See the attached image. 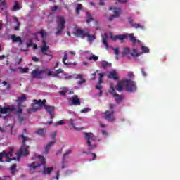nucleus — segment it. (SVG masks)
<instances>
[{
  "instance_id": "obj_1",
  "label": "nucleus",
  "mask_w": 180,
  "mask_h": 180,
  "mask_svg": "<svg viewBox=\"0 0 180 180\" xmlns=\"http://www.w3.org/2000/svg\"><path fill=\"white\" fill-rule=\"evenodd\" d=\"M46 158L39 155L38 156V160L32 162V164L28 165V167L30 171H36V169H39V168H41L42 167V169L39 170L38 172H41L44 175H50L54 170V167H46Z\"/></svg>"
},
{
  "instance_id": "obj_2",
  "label": "nucleus",
  "mask_w": 180,
  "mask_h": 180,
  "mask_svg": "<svg viewBox=\"0 0 180 180\" xmlns=\"http://www.w3.org/2000/svg\"><path fill=\"white\" fill-rule=\"evenodd\" d=\"M19 140H22V145L20 148V153L18 155H22L23 157H26V155H29V146H27L26 141L30 140V138L27 136H25V134H20L18 136Z\"/></svg>"
},
{
  "instance_id": "obj_3",
  "label": "nucleus",
  "mask_w": 180,
  "mask_h": 180,
  "mask_svg": "<svg viewBox=\"0 0 180 180\" xmlns=\"http://www.w3.org/2000/svg\"><path fill=\"white\" fill-rule=\"evenodd\" d=\"M129 38L130 41H131L133 46H136L137 44H140V41L136 39L134 37V34H125L123 35H115L112 37L113 41H116V40H124V39Z\"/></svg>"
},
{
  "instance_id": "obj_4",
  "label": "nucleus",
  "mask_w": 180,
  "mask_h": 180,
  "mask_svg": "<svg viewBox=\"0 0 180 180\" xmlns=\"http://www.w3.org/2000/svg\"><path fill=\"white\" fill-rule=\"evenodd\" d=\"M57 31L55 32L56 36H60L63 31L65 29V18L64 16H58L57 17Z\"/></svg>"
},
{
  "instance_id": "obj_5",
  "label": "nucleus",
  "mask_w": 180,
  "mask_h": 180,
  "mask_svg": "<svg viewBox=\"0 0 180 180\" xmlns=\"http://www.w3.org/2000/svg\"><path fill=\"white\" fill-rule=\"evenodd\" d=\"M47 71H49V69L46 68H43L42 70H40L39 68L34 69L31 72V77L37 79H44V78H46V76L44 74H46Z\"/></svg>"
},
{
  "instance_id": "obj_6",
  "label": "nucleus",
  "mask_w": 180,
  "mask_h": 180,
  "mask_svg": "<svg viewBox=\"0 0 180 180\" xmlns=\"http://www.w3.org/2000/svg\"><path fill=\"white\" fill-rule=\"evenodd\" d=\"M109 109L110 110H106L104 112V118L105 120H108V122H115L116 120V118L115 117V104L110 103L109 104Z\"/></svg>"
},
{
  "instance_id": "obj_7",
  "label": "nucleus",
  "mask_w": 180,
  "mask_h": 180,
  "mask_svg": "<svg viewBox=\"0 0 180 180\" xmlns=\"http://www.w3.org/2000/svg\"><path fill=\"white\" fill-rule=\"evenodd\" d=\"M125 91L127 92H136L137 91V86L136 82L130 79H125Z\"/></svg>"
},
{
  "instance_id": "obj_8",
  "label": "nucleus",
  "mask_w": 180,
  "mask_h": 180,
  "mask_svg": "<svg viewBox=\"0 0 180 180\" xmlns=\"http://www.w3.org/2000/svg\"><path fill=\"white\" fill-rule=\"evenodd\" d=\"M84 136H85V139L87 141V144L89 147V150H94V148H96V145L91 143V140L92 141H95V136H94V134L86 132L84 134Z\"/></svg>"
},
{
  "instance_id": "obj_9",
  "label": "nucleus",
  "mask_w": 180,
  "mask_h": 180,
  "mask_svg": "<svg viewBox=\"0 0 180 180\" xmlns=\"http://www.w3.org/2000/svg\"><path fill=\"white\" fill-rule=\"evenodd\" d=\"M13 151V149H11V150L9 152H8V153H6L5 151L1 152L0 153V162H4V160H2V158L4 157L5 158H8V159L7 162H11V161L16 160V158H11V157L13 156V155L12 154Z\"/></svg>"
},
{
  "instance_id": "obj_10",
  "label": "nucleus",
  "mask_w": 180,
  "mask_h": 180,
  "mask_svg": "<svg viewBox=\"0 0 180 180\" xmlns=\"http://www.w3.org/2000/svg\"><path fill=\"white\" fill-rule=\"evenodd\" d=\"M34 105L32 106L31 110L32 112H37V110H40L41 109V106H44L46 105V99L41 100H33Z\"/></svg>"
},
{
  "instance_id": "obj_11",
  "label": "nucleus",
  "mask_w": 180,
  "mask_h": 180,
  "mask_svg": "<svg viewBox=\"0 0 180 180\" xmlns=\"http://www.w3.org/2000/svg\"><path fill=\"white\" fill-rule=\"evenodd\" d=\"M111 94H112V96L115 98L116 103H117L118 105L122 103V101H123L124 96L120 95L119 94L116 93V90L115 89L114 87L111 88Z\"/></svg>"
},
{
  "instance_id": "obj_12",
  "label": "nucleus",
  "mask_w": 180,
  "mask_h": 180,
  "mask_svg": "<svg viewBox=\"0 0 180 180\" xmlns=\"http://www.w3.org/2000/svg\"><path fill=\"white\" fill-rule=\"evenodd\" d=\"M68 102L70 104V106H81V100L78 98V95H75L71 97Z\"/></svg>"
},
{
  "instance_id": "obj_13",
  "label": "nucleus",
  "mask_w": 180,
  "mask_h": 180,
  "mask_svg": "<svg viewBox=\"0 0 180 180\" xmlns=\"http://www.w3.org/2000/svg\"><path fill=\"white\" fill-rule=\"evenodd\" d=\"M44 106L46 112L50 115V119H54V110H56V107L46 104H44Z\"/></svg>"
},
{
  "instance_id": "obj_14",
  "label": "nucleus",
  "mask_w": 180,
  "mask_h": 180,
  "mask_svg": "<svg viewBox=\"0 0 180 180\" xmlns=\"http://www.w3.org/2000/svg\"><path fill=\"white\" fill-rule=\"evenodd\" d=\"M56 136H57L56 132H52L51 134V138L53 141H50L47 143V145L44 148L45 151H46V152L49 151V150H50V148L51 147V146H54V144H56Z\"/></svg>"
},
{
  "instance_id": "obj_15",
  "label": "nucleus",
  "mask_w": 180,
  "mask_h": 180,
  "mask_svg": "<svg viewBox=\"0 0 180 180\" xmlns=\"http://www.w3.org/2000/svg\"><path fill=\"white\" fill-rule=\"evenodd\" d=\"M15 110V106L13 105H8L7 107L0 106V113L1 115H6V113H11V112H13Z\"/></svg>"
},
{
  "instance_id": "obj_16",
  "label": "nucleus",
  "mask_w": 180,
  "mask_h": 180,
  "mask_svg": "<svg viewBox=\"0 0 180 180\" xmlns=\"http://www.w3.org/2000/svg\"><path fill=\"white\" fill-rule=\"evenodd\" d=\"M75 36L77 37H80V39H85L86 37V33L84 32V30L81 29H77L76 32L74 33Z\"/></svg>"
},
{
  "instance_id": "obj_17",
  "label": "nucleus",
  "mask_w": 180,
  "mask_h": 180,
  "mask_svg": "<svg viewBox=\"0 0 180 180\" xmlns=\"http://www.w3.org/2000/svg\"><path fill=\"white\" fill-rule=\"evenodd\" d=\"M11 40L13 43H19L20 46H22L23 44V40H22V37H18L15 34L11 35Z\"/></svg>"
},
{
  "instance_id": "obj_18",
  "label": "nucleus",
  "mask_w": 180,
  "mask_h": 180,
  "mask_svg": "<svg viewBox=\"0 0 180 180\" xmlns=\"http://www.w3.org/2000/svg\"><path fill=\"white\" fill-rule=\"evenodd\" d=\"M116 89H117V91H118V92H122V91H123V89H124L126 91V80L119 82L117 84Z\"/></svg>"
},
{
  "instance_id": "obj_19",
  "label": "nucleus",
  "mask_w": 180,
  "mask_h": 180,
  "mask_svg": "<svg viewBox=\"0 0 180 180\" xmlns=\"http://www.w3.org/2000/svg\"><path fill=\"white\" fill-rule=\"evenodd\" d=\"M108 78L110 79H114V81H119V77H117V73H116V71L115 70L109 72L108 75Z\"/></svg>"
},
{
  "instance_id": "obj_20",
  "label": "nucleus",
  "mask_w": 180,
  "mask_h": 180,
  "mask_svg": "<svg viewBox=\"0 0 180 180\" xmlns=\"http://www.w3.org/2000/svg\"><path fill=\"white\" fill-rule=\"evenodd\" d=\"M27 101V97H26V94H23L21 96L18 97L17 98V103L18 104V106H20L23 102H26Z\"/></svg>"
},
{
  "instance_id": "obj_21",
  "label": "nucleus",
  "mask_w": 180,
  "mask_h": 180,
  "mask_svg": "<svg viewBox=\"0 0 180 180\" xmlns=\"http://www.w3.org/2000/svg\"><path fill=\"white\" fill-rule=\"evenodd\" d=\"M108 40H109V36L108 34H104L102 38V43L105 46L106 50L109 49V44H108Z\"/></svg>"
},
{
  "instance_id": "obj_22",
  "label": "nucleus",
  "mask_w": 180,
  "mask_h": 180,
  "mask_svg": "<svg viewBox=\"0 0 180 180\" xmlns=\"http://www.w3.org/2000/svg\"><path fill=\"white\" fill-rule=\"evenodd\" d=\"M129 23L131 26V27H134V29H141L142 30H144L145 29L144 26L141 25V24L133 22V20H131L129 21Z\"/></svg>"
},
{
  "instance_id": "obj_23",
  "label": "nucleus",
  "mask_w": 180,
  "mask_h": 180,
  "mask_svg": "<svg viewBox=\"0 0 180 180\" xmlns=\"http://www.w3.org/2000/svg\"><path fill=\"white\" fill-rule=\"evenodd\" d=\"M46 128H39L36 131L35 134L41 136V137H46Z\"/></svg>"
},
{
  "instance_id": "obj_24",
  "label": "nucleus",
  "mask_w": 180,
  "mask_h": 180,
  "mask_svg": "<svg viewBox=\"0 0 180 180\" xmlns=\"http://www.w3.org/2000/svg\"><path fill=\"white\" fill-rule=\"evenodd\" d=\"M41 50L43 54H45V56H49V53L46 52V51H49V46H47V43L44 40L43 41V45L41 48Z\"/></svg>"
},
{
  "instance_id": "obj_25",
  "label": "nucleus",
  "mask_w": 180,
  "mask_h": 180,
  "mask_svg": "<svg viewBox=\"0 0 180 180\" xmlns=\"http://www.w3.org/2000/svg\"><path fill=\"white\" fill-rule=\"evenodd\" d=\"M113 13L114 14L112 15H114L116 18H119V16H120L123 12L122 11V8L115 7L113 8Z\"/></svg>"
},
{
  "instance_id": "obj_26",
  "label": "nucleus",
  "mask_w": 180,
  "mask_h": 180,
  "mask_svg": "<svg viewBox=\"0 0 180 180\" xmlns=\"http://www.w3.org/2000/svg\"><path fill=\"white\" fill-rule=\"evenodd\" d=\"M68 59V54L67 53V51H65L64 56L63 58V63L64 65H71L70 63L65 62V61H67Z\"/></svg>"
},
{
  "instance_id": "obj_27",
  "label": "nucleus",
  "mask_w": 180,
  "mask_h": 180,
  "mask_svg": "<svg viewBox=\"0 0 180 180\" xmlns=\"http://www.w3.org/2000/svg\"><path fill=\"white\" fill-rule=\"evenodd\" d=\"M14 19V22H15V23H17V25L15 27H14V30H16V32H18V30H20V22H19V20L18 19L17 17H13Z\"/></svg>"
},
{
  "instance_id": "obj_28",
  "label": "nucleus",
  "mask_w": 180,
  "mask_h": 180,
  "mask_svg": "<svg viewBox=\"0 0 180 180\" xmlns=\"http://www.w3.org/2000/svg\"><path fill=\"white\" fill-rule=\"evenodd\" d=\"M20 9H22L20 6H19V2L18 1H15L14 2V6L11 8V11L13 12L15 11H20Z\"/></svg>"
},
{
  "instance_id": "obj_29",
  "label": "nucleus",
  "mask_w": 180,
  "mask_h": 180,
  "mask_svg": "<svg viewBox=\"0 0 180 180\" xmlns=\"http://www.w3.org/2000/svg\"><path fill=\"white\" fill-rule=\"evenodd\" d=\"M129 54H130V48L125 47L122 53V56L125 57V56H129Z\"/></svg>"
},
{
  "instance_id": "obj_30",
  "label": "nucleus",
  "mask_w": 180,
  "mask_h": 180,
  "mask_svg": "<svg viewBox=\"0 0 180 180\" xmlns=\"http://www.w3.org/2000/svg\"><path fill=\"white\" fill-rule=\"evenodd\" d=\"M70 129H74V130H82V128L78 129L77 128V127H75V125H74V120H72V118L70 119Z\"/></svg>"
},
{
  "instance_id": "obj_31",
  "label": "nucleus",
  "mask_w": 180,
  "mask_h": 180,
  "mask_svg": "<svg viewBox=\"0 0 180 180\" xmlns=\"http://www.w3.org/2000/svg\"><path fill=\"white\" fill-rule=\"evenodd\" d=\"M86 16H87L88 18V19L86 20V23H91V22H94V18H92V15H91V13L87 12L86 13Z\"/></svg>"
},
{
  "instance_id": "obj_32",
  "label": "nucleus",
  "mask_w": 180,
  "mask_h": 180,
  "mask_svg": "<svg viewBox=\"0 0 180 180\" xmlns=\"http://www.w3.org/2000/svg\"><path fill=\"white\" fill-rule=\"evenodd\" d=\"M101 65L104 70H106V68H108V67H112V63H110L107 61H103Z\"/></svg>"
},
{
  "instance_id": "obj_33",
  "label": "nucleus",
  "mask_w": 180,
  "mask_h": 180,
  "mask_svg": "<svg viewBox=\"0 0 180 180\" xmlns=\"http://www.w3.org/2000/svg\"><path fill=\"white\" fill-rule=\"evenodd\" d=\"M16 167H17V165L14 163L10 167L11 175H15V172H16Z\"/></svg>"
},
{
  "instance_id": "obj_34",
  "label": "nucleus",
  "mask_w": 180,
  "mask_h": 180,
  "mask_svg": "<svg viewBox=\"0 0 180 180\" xmlns=\"http://www.w3.org/2000/svg\"><path fill=\"white\" fill-rule=\"evenodd\" d=\"M87 60H89L90 61H98L99 60V58L96 55H93L91 56L87 57Z\"/></svg>"
},
{
  "instance_id": "obj_35",
  "label": "nucleus",
  "mask_w": 180,
  "mask_h": 180,
  "mask_svg": "<svg viewBox=\"0 0 180 180\" xmlns=\"http://www.w3.org/2000/svg\"><path fill=\"white\" fill-rule=\"evenodd\" d=\"M70 154H71V150H68L65 154H63V161H62L63 164H64V162H65V157L70 155Z\"/></svg>"
},
{
  "instance_id": "obj_36",
  "label": "nucleus",
  "mask_w": 180,
  "mask_h": 180,
  "mask_svg": "<svg viewBox=\"0 0 180 180\" xmlns=\"http://www.w3.org/2000/svg\"><path fill=\"white\" fill-rule=\"evenodd\" d=\"M5 8H6V2L5 1H1L0 3V9H1V11H4V9H5Z\"/></svg>"
},
{
  "instance_id": "obj_37",
  "label": "nucleus",
  "mask_w": 180,
  "mask_h": 180,
  "mask_svg": "<svg viewBox=\"0 0 180 180\" xmlns=\"http://www.w3.org/2000/svg\"><path fill=\"white\" fill-rule=\"evenodd\" d=\"M86 37H87L89 39V41L91 42L94 41L95 40V35H89V34H86Z\"/></svg>"
},
{
  "instance_id": "obj_38",
  "label": "nucleus",
  "mask_w": 180,
  "mask_h": 180,
  "mask_svg": "<svg viewBox=\"0 0 180 180\" xmlns=\"http://www.w3.org/2000/svg\"><path fill=\"white\" fill-rule=\"evenodd\" d=\"M131 56L132 57H139L140 53H137V49H134Z\"/></svg>"
},
{
  "instance_id": "obj_39",
  "label": "nucleus",
  "mask_w": 180,
  "mask_h": 180,
  "mask_svg": "<svg viewBox=\"0 0 180 180\" xmlns=\"http://www.w3.org/2000/svg\"><path fill=\"white\" fill-rule=\"evenodd\" d=\"M141 50L143 53H150V49L147 46H141Z\"/></svg>"
},
{
  "instance_id": "obj_40",
  "label": "nucleus",
  "mask_w": 180,
  "mask_h": 180,
  "mask_svg": "<svg viewBox=\"0 0 180 180\" xmlns=\"http://www.w3.org/2000/svg\"><path fill=\"white\" fill-rule=\"evenodd\" d=\"M20 70H21V74H26L27 73V71H29V68H18Z\"/></svg>"
},
{
  "instance_id": "obj_41",
  "label": "nucleus",
  "mask_w": 180,
  "mask_h": 180,
  "mask_svg": "<svg viewBox=\"0 0 180 180\" xmlns=\"http://www.w3.org/2000/svg\"><path fill=\"white\" fill-rule=\"evenodd\" d=\"M38 33L41 34L42 39H44V37H46V31L44 30H41Z\"/></svg>"
},
{
  "instance_id": "obj_42",
  "label": "nucleus",
  "mask_w": 180,
  "mask_h": 180,
  "mask_svg": "<svg viewBox=\"0 0 180 180\" xmlns=\"http://www.w3.org/2000/svg\"><path fill=\"white\" fill-rule=\"evenodd\" d=\"M82 9V4H79L76 7V13H79V11Z\"/></svg>"
},
{
  "instance_id": "obj_43",
  "label": "nucleus",
  "mask_w": 180,
  "mask_h": 180,
  "mask_svg": "<svg viewBox=\"0 0 180 180\" xmlns=\"http://www.w3.org/2000/svg\"><path fill=\"white\" fill-rule=\"evenodd\" d=\"M91 109L88 107L84 108V109L81 110V113H88V112H90Z\"/></svg>"
},
{
  "instance_id": "obj_44",
  "label": "nucleus",
  "mask_w": 180,
  "mask_h": 180,
  "mask_svg": "<svg viewBox=\"0 0 180 180\" xmlns=\"http://www.w3.org/2000/svg\"><path fill=\"white\" fill-rule=\"evenodd\" d=\"M2 84L4 86H6V89H11V84H9V83L6 82V81H4Z\"/></svg>"
},
{
  "instance_id": "obj_45",
  "label": "nucleus",
  "mask_w": 180,
  "mask_h": 180,
  "mask_svg": "<svg viewBox=\"0 0 180 180\" xmlns=\"http://www.w3.org/2000/svg\"><path fill=\"white\" fill-rule=\"evenodd\" d=\"M112 50L114 51L115 56H119V47L112 48Z\"/></svg>"
},
{
  "instance_id": "obj_46",
  "label": "nucleus",
  "mask_w": 180,
  "mask_h": 180,
  "mask_svg": "<svg viewBox=\"0 0 180 180\" xmlns=\"http://www.w3.org/2000/svg\"><path fill=\"white\" fill-rule=\"evenodd\" d=\"M32 43L33 41H32V39H29L28 42L27 43V49H29V47H32Z\"/></svg>"
},
{
  "instance_id": "obj_47",
  "label": "nucleus",
  "mask_w": 180,
  "mask_h": 180,
  "mask_svg": "<svg viewBox=\"0 0 180 180\" xmlns=\"http://www.w3.org/2000/svg\"><path fill=\"white\" fill-rule=\"evenodd\" d=\"M63 124H65V122H64L63 120L58 121L56 124V126H63Z\"/></svg>"
},
{
  "instance_id": "obj_48",
  "label": "nucleus",
  "mask_w": 180,
  "mask_h": 180,
  "mask_svg": "<svg viewBox=\"0 0 180 180\" xmlns=\"http://www.w3.org/2000/svg\"><path fill=\"white\" fill-rule=\"evenodd\" d=\"M115 18H116V17L115 16V15L112 14L108 18V21L112 22Z\"/></svg>"
},
{
  "instance_id": "obj_49",
  "label": "nucleus",
  "mask_w": 180,
  "mask_h": 180,
  "mask_svg": "<svg viewBox=\"0 0 180 180\" xmlns=\"http://www.w3.org/2000/svg\"><path fill=\"white\" fill-rule=\"evenodd\" d=\"M59 94L62 95V96H65L67 95V91H60Z\"/></svg>"
},
{
  "instance_id": "obj_50",
  "label": "nucleus",
  "mask_w": 180,
  "mask_h": 180,
  "mask_svg": "<svg viewBox=\"0 0 180 180\" xmlns=\"http://www.w3.org/2000/svg\"><path fill=\"white\" fill-rule=\"evenodd\" d=\"M85 82H86L85 81V79H81V81H79V82H77V84H78V85H82V84H85Z\"/></svg>"
},
{
  "instance_id": "obj_51",
  "label": "nucleus",
  "mask_w": 180,
  "mask_h": 180,
  "mask_svg": "<svg viewBox=\"0 0 180 180\" xmlns=\"http://www.w3.org/2000/svg\"><path fill=\"white\" fill-rule=\"evenodd\" d=\"M77 79H84L83 76L81 74H78L76 77Z\"/></svg>"
},
{
  "instance_id": "obj_52",
  "label": "nucleus",
  "mask_w": 180,
  "mask_h": 180,
  "mask_svg": "<svg viewBox=\"0 0 180 180\" xmlns=\"http://www.w3.org/2000/svg\"><path fill=\"white\" fill-rule=\"evenodd\" d=\"M57 74H63L64 72V70L63 69H58L56 70Z\"/></svg>"
},
{
  "instance_id": "obj_53",
  "label": "nucleus",
  "mask_w": 180,
  "mask_h": 180,
  "mask_svg": "<svg viewBox=\"0 0 180 180\" xmlns=\"http://www.w3.org/2000/svg\"><path fill=\"white\" fill-rule=\"evenodd\" d=\"M32 61H34V63H37V62L39 61V60L37 57H33L32 58Z\"/></svg>"
},
{
  "instance_id": "obj_54",
  "label": "nucleus",
  "mask_w": 180,
  "mask_h": 180,
  "mask_svg": "<svg viewBox=\"0 0 180 180\" xmlns=\"http://www.w3.org/2000/svg\"><path fill=\"white\" fill-rule=\"evenodd\" d=\"M141 74L143 75V77H146V71H144V68L141 69Z\"/></svg>"
},
{
  "instance_id": "obj_55",
  "label": "nucleus",
  "mask_w": 180,
  "mask_h": 180,
  "mask_svg": "<svg viewBox=\"0 0 180 180\" xmlns=\"http://www.w3.org/2000/svg\"><path fill=\"white\" fill-rule=\"evenodd\" d=\"M91 155H93L92 160H90V161L95 160L96 158V153H91Z\"/></svg>"
},
{
  "instance_id": "obj_56",
  "label": "nucleus",
  "mask_w": 180,
  "mask_h": 180,
  "mask_svg": "<svg viewBox=\"0 0 180 180\" xmlns=\"http://www.w3.org/2000/svg\"><path fill=\"white\" fill-rule=\"evenodd\" d=\"M98 75H99L98 79H102V78L105 77V75L103 73H99Z\"/></svg>"
},
{
  "instance_id": "obj_57",
  "label": "nucleus",
  "mask_w": 180,
  "mask_h": 180,
  "mask_svg": "<svg viewBox=\"0 0 180 180\" xmlns=\"http://www.w3.org/2000/svg\"><path fill=\"white\" fill-rule=\"evenodd\" d=\"M57 9H58V6H55L52 8L53 12H56V11H57Z\"/></svg>"
},
{
  "instance_id": "obj_58",
  "label": "nucleus",
  "mask_w": 180,
  "mask_h": 180,
  "mask_svg": "<svg viewBox=\"0 0 180 180\" xmlns=\"http://www.w3.org/2000/svg\"><path fill=\"white\" fill-rule=\"evenodd\" d=\"M117 1L120 4H126L127 2V1H126V0H117Z\"/></svg>"
},
{
  "instance_id": "obj_59",
  "label": "nucleus",
  "mask_w": 180,
  "mask_h": 180,
  "mask_svg": "<svg viewBox=\"0 0 180 180\" xmlns=\"http://www.w3.org/2000/svg\"><path fill=\"white\" fill-rule=\"evenodd\" d=\"M96 89H99L101 91V89H102V86H101V84H98L96 86Z\"/></svg>"
},
{
  "instance_id": "obj_60",
  "label": "nucleus",
  "mask_w": 180,
  "mask_h": 180,
  "mask_svg": "<svg viewBox=\"0 0 180 180\" xmlns=\"http://www.w3.org/2000/svg\"><path fill=\"white\" fill-rule=\"evenodd\" d=\"M22 112H23V110H22V108H18V113H19L20 115H22Z\"/></svg>"
},
{
  "instance_id": "obj_61",
  "label": "nucleus",
  "mask_w": 180,
  "mask_h": 180,
  "mask_svg": "<svg viewBox=\"0 0 180 180\" xmlns=\"http://www.w3.org/2000/svg\"><path fill=\"white\" fill-rule=\"evenodd\" d=\"M26 118L25 117H19V120L20 122H23V120H25Z\"/></svg>"
},
{
  "instance_id": "obj_62",
  "label": "nucleus",
  "mask_w": 180,
  "mask_h": 180,
  "mask_svg": "<svg viewBox=\"0 0 180 180\" xmlns=\"http://www.w3.org/2000/svg\"><path fill=\"white\" fill-rule=\"evenodd\" d=\"M46 75H48V77H50V76H53V72L52 71H49L47 72Z\"/></svg>"
},
{
  "instance_id": "obj_63",
  "label": "nucleus",
  "mask_w": 180,
  "mask_h": 180,
  "mask_svg": "<svg viewBox=\"0 0 180 180\" xmlns=\"http://www.w3.org/2000/svg\"><path fill=\"white\" fill-rule=\"evenodd\" d=\"M101 84H103V80L102 79H98V85H101Z\"/></svg>"
},
{
  "instance_id": "obj_64",
  "label": "nucleus",
  "mask_w": 180,
  "mask_h": 180,
  "mask_svg": "<svg viewBox=\"0 0 180 180\" xmlns=\"http://www.w3.org/2000/svg\"><path fill=\"white\" fill-rule=\"evenodd\" d=\"M128 77H129V78H133V77H134L133 72L128 73Z\"/></svg>"
}]
</instances>
